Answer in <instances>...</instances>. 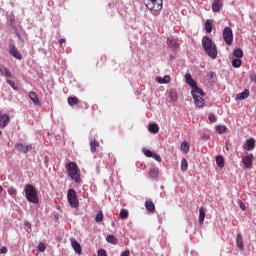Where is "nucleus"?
Instances as JSON below:
<instances>
[{
  "label": "nucleus",
  "instance_id": "obj_23",
  "mask_svg": "<svg viewBox=\"0 0 256 256\" xmlns=\"http://www.w3.org/2000/svg\"><path fill=\"white\" fill-rule=\"evenodd\" d=\"M67 101L70 107H75V105H79V98L77 97H68Z\"/></svg>",
  "mask_w": 256,
  "mask_h": 256
},
{
  "label": "nucleus",
  "instance_id": "obj_49",
  "mask_svg": "<svg viewBox=\"0 0 256 256\" xmlns=\"http://www.w3.org/2000/svg\"><path fill=\"white\" fill-rule=\"evenodd\" d=\"M208 77L209 79H213V77H215V72L208 73Z\"/></svg>",
  "mask_w": 256,
  "mask_h": 256
},
{
  "label": "nucleus",
  "instance_id": "obj_21",
  "mask_svg": "<svg viewBox=\"0 0 256 256\" xmlns=\"http://www.w3.org/2000/svg\"><path fill=\"white\" fill-rule=\"evenodd\" d=\"M145 207L149 213H155V204L152 201H146Z\"/></svg>",
  "mask_w": 256,
  "mask_h": 256
},
{
  "label": "nucleus",
  "instance_id": "obj_42",
  "mask_svg": "<svg viewBox=\"0 0 256 256\" xmlns=\"http://www.w3.org/2000/svg\"><path fill=\"white\" fill-rule=\"evenodd\" d=\"M238 205H239V207H240V209L242 211H246L247 210V206H245V203H243V201L238 200Z\"/></svg>",
  "mask_w": 256,
  "mask_h": 256
},
{
  "label": "nucleus",
  "instance_id": "obj_47",
  "mask_svg": "<svg viewBox=\"0 0 256 256\" xmlns=\"http://www.w3.org/2000/svg\"><path fill=\"white\" fill-rule=\"evenodd\" d=\"M98 256H107V251H105V250H99V251H98Z\"/></svg>",
  "mask_w": 256,
  "mask_h": 256
},
{
  "label": "nucleus",
  "instance_id": "obj_6",
  "mask_svg": "<svg viewBox=\"0 0 256 256\" xmlns=\"http://www.w3.org/2000/svg\"><path fill=\"white\" fill-rule=\"evenodd\" d=\"M67 199H68L69 205L73 209H77V207H79V200L77 199V192H75L74 189H69L68 190Z\"/></svg>",
  "mask_w": 256,
  "mask_h": 256
},
{
  "label": "nucleus",
  "instance_id": "obj_43",
  "mask_svg": "<svg viewBox=\"0 0 256 256\" xmlns=\"http://www.w3.org/2000/svg\"><path fill=\"white\" fill-rule=\"evenodd\" d=\"M7 83H8V85H10V87H12V89H14V91L18 90L17 86H15V82L8 79Z\"/></svg>",
  "mask_w": 256,
  "mask_h": 256
},
{
  "label": "nucleus",
  "instance_id": "obj_14",
  "mask_svg": "<svg viewBox=\"0 0 256 256\" xmlns=\"http://www.w3.org/2000/svg\"><path fill=\"white\" fill-rule=\"evenodd\" d=\"M9 53L15 59H19V61H21V59H23V56H21V53L19 52V50H17V48L15 46H13V45L10 46Z\"/></svg>",
  "mask_w": 256,
  "mask_h": 256
},
{
  "label": "nucleus",
  "instance_id": "obj_7",
  "mask_svg": "<svg viewBox=\"0 0 256 256\" xmlns=\"http://www.w3.org/2000/svg\"><path fill=\"white\" fill-rule=\"evenodd\" d=\"M223 39L226 45H233V30L230 27L224 28Z\"/></svg>",
  "mask_w": 256,
  "mask_h": 256
},
{
  "label": "nucleus",
  "instance_id": "obj_38",
  "mask_svg": "<svg viewBox=\"0 0 256 256\" xmlns=\"http://www.w3.org/2000/svg\"><path fill=\"white\" fill-rule=\"evenodd\" d=\"M47 249V246H45V243H43V242H40L39 244H38V251L40 252V253H45V250Z\"/></svg>",
  "mask_w": 256,
  "mask_h": 256
},
{
  "label": "nucleus",
  "instance_id": "obj_1",
  "mask_svg": "<svg viewBox=\"0 0 256 256\" xmlns=\"http://www.w3.org/2000/svg\"><path fill=\"white\" fill-rule=\"evenodd\" d=\"M202 46L210 59H217V45L213 43V40L209 36H204L202 38Z\"/></svg>",
  "mask_w": 256,
  "mask_h": 256
},
{
  "label": "nucleus",
  "instance_id": "obj_17",
  "mask_svg": "<svg viewBox=\"0 0 256 256\" xmlns=\"http://www.w3.org/2000/svg\"><path fill=\"white\" fill-rule=\"evenodd\" d=\"M0 73L1 75L7 77V79H11V77H13V74H11V72H9V69H7V67L5 66H0Z\"/></svg>",
  "mask_w": 256,
  "mask_h": 256
},
{
  "label": "nucleus",
  "instance_id": "obj_51",
  "mask_svg": "<svg viewBox=\"0 0 256 256\" xmlns=\"http://www.w3.org/2000/svg\"><path fill=\"white\" fill-rule=\"evenodd\" d=\"M63 43H66L65 38H61V39L59 40V45H63Z\"/></svg>",
  "mask_w": 256,
  "mask_h": 256
},
{
  "label": "nucleus",
  "instance_id": "obj_33",
  "mask_svg": "<svg viewBox=\"0 0 256 256\" xmlns=\"http://www.w3.org/2000/svg\"><path fill=\"white\" fill-rule=\"evenodd\" d=\"M189 169V163L187 162V159L183 158L181 161V171L185 173Z\"/></svg>",
  "mask_w": 256,
  "mask_h": 256
},
{
  "label": "nucleus",
  "instance_id": "obj_20",
  "mask_svg": "<svg viewBox=\"0 0 256 256\" xmlns=\"http://www.w3.org/2000/svg\"><path fill=\"white\" fill-rule=\"evenodd\" d=\"M205 31L206 33H211L213 31V20L211 19L206 20Z\"/></svg>",
  "mask_w": 256,
  "mask_h": 256
},
{
  "label": "nucleus",
  "instance_id": "obj_16",
  "mask_svg": "<svg viewBox=\"0 0 256 256\" xmlns=\"http://www.w3.org/2000/svg\"><path fill=\"white\" fill-rule=\"evenodd\" d=\"M243 148L245 149V151H253V149H255V139H248L244 144Z\"/></svg>",
  "mask_w": 256,
  "mask_h": 256
},
{
  "label": "nucleus",
  "instance_id": "obj_34",
  "mask_svg": "<svg viewBox=\"0 0 256 256\" xmlns=\"http://www.w3.org/2000/svg\"><path fill=\"white\" fill-rule=\"evenodd\" d=\"M107 243H111L112 245H117V238H115L113 235H108L106 237Z\"/></svg>",
  "mask_w": 256,
  "mask_h": 256
},
{
  "label": "nucleus",
  "instance_id": "obj_19",
  "mask_svg": "<svg viewBox=\"0 0 256 256\" xmlns=\"http://www.w3.org/2000/svg\"><path fill=\"white\" fill-rule=\"evenodd\" d=\"M157 83H160V85H163V83L167 84L171 82V76L166 75L163 78L157 77L156 78Z\"/></svg>",
  "mask_w": 256,
  "mask_h": 256
},
{
  "label": "nucleus",
  "instance_id": "obj_18",
  "mask_svg": "<svg viewBox=\"0 0 256 256\" xmlns=\"http://www.w3.org/2000/svg\"><path fill=\"white\" fill-rule=\"evenodd\" d=\"M71 245L76 253L81 254V244H79V242H77V240L72 239Z\"/></svg>",
  "mask_w": 256,
  "mask_h": 256
},
{
  "label": "nucleus",
  "instance_id": "obj_35",
  "mask_svg": "<svg viewBox=\"0 0 256 256\" xmlns=\"http://www.w3.org/2000/svg\"><path fill=\"white\" fill-rule=\"evenodd\" d=\"M232 67H234L235 69H239V67H241V59H239V58L233 59Z\"/></svg>",
  "mask_w": 256,
  "mask_h": 256
},
{
  "label": "nucleus",
  "instance_id": "obj_54",
  "mask_svg": "<svg viewBox=\"0 0 256 256\" xmlns=\"http://www.w3.org/2000/svg\"><path fill=\"white\" fill-rule=\"evenodd\" d=\"M3 135V132L0 131V136Z\"/></svg>",
  "mask_w": 256,
  "mask_h": 256
},
{
  "label": "nucleus",
  "instance_id": "obj_2",
  "mask_svg": "<svg viewBox=\"0 0 256 256\" xmlns=\"http://www.w3.org/2000/svg\"><path fill=\"white\" fill-rule=\"evenodd\" d=\"M25 197L29 203H34V205H39V194L37 188L31 184H27L24 188Z\"/></svg>",
  "mask_w": 256,
  "mask_h": 256
},
{
  "label": "nucleus",
  "instance_id": "obj_40",
  "mask_svg": "<svg viewBox=\"0 0 256 256\" xmlns=\"http://www.w3.org/2000/svg\"><path fill=\"white\" fill-rule=\"evenodd\" d=\"M169 97L171 101H177L178 99L177 92H170Z\"/></svg>",
  "mask_w": 256,
  "mask_h": 256
},
{
  "label": "nucleus",
  "instance_id": "obj_29",
  "mask_svg": "<svg viewBox=\"0 0 256 256\" xmlns=\"http://www.w3.org/2000/svg\"><path fill=\"white\" fill-rule=\"evenodd\" d=\"M233 55L236 59H242L243 57V50L241 48H236L233 50Z\"/></svg>",
  "mask_w": 256,
  "mask_h": 256
},
{
  "label": "nucleus",
  "instance_id": "obj_45",
  "mask_svg": "<svg viewBox=\"0 0 256 256\" xmlns=\"http://www.w3.org/2000/svg\"><path fill=\"white\" fill-rule=\"evenodd\" d=\"M8 193L9 195H17V189H15L14 187H10L8 188Z\"/></svg>",
  "mask_w": 256,
  "mask_h": 256
},
{
  "label": "nucleus",
  "instance_id": "obj_48",
  "mask_svg": "<svg viewBox=\"0 0 256 256\" xmlns=\"http://www.w3.org/2000/svg\"><path fill=\"white\" fill-rule=\"evenodd\" d=\"M131 254V252H129V250L124 251L121 256H129Z\"/></svg>",
  "mask_w": 256,
  "mask_h": 256
},
{
  "label": "nucleus",
  "instance_id": "obj_39",
  "mask_svg": "<svg viewBox=\"0 0 256 256\" xmlns=\"http://www.w3.org/2000/svg\"><path fill=\"white\" fill-rule=\"evenodd\" d=\"M143 154L146 156V157H153V151L149 150V149H143Z\"/></svg>",
  "mask_w": 256,
  "mask_h": 256
},
{
  "label": "nucleus",
  "instance_id": "obj_22",
  "mask_svg": "<svg viewBox=\"0 0 256 256\" xmlns=\"http://www.w3.org/2000/svg\"><path fill=\"white\" fill-rule=\"evenodd\" d=\"M236 244H237V247L240 249V251H243V249H244L243 236H241V234H237Z\"/></svg>",
  "mask_w": 256,
  "mask_h": 256
},
{
  "label": "nucleus",
  "instance_id": "obj_32",
  "mask_svg": "<svg viewBox=\"0 0 256 256\" xmlns=\"http://www.w3.org/2000/svg\"><path fill=\"white\" fill-rule=\"evenodd\" d=\"M149 175L152 179H157V177H159V170L157 168H152L149 171Z\"/></svg>",
  "mask_w": 256,
  "mask_h": 256
},
{
  "label": "nucleus",
  "instance_id": "obj_53",
  "mask_svg": "<svg viewBox=\"0 0 256 256\" xmlns=\"http://www.w3.org/2000/svg\"><path fill=\"white\" fill-rule=\"evenodd\" d=\"M3 192V186L0 185V193Z\"/></svg>",
  "mask_w": 256,
  "mask_h": 256
},
{
  "label": "nucleus",
  "instance_id": "obj_36",
  "mask_svg": "<svg viewBox=\"0 0 256 256\" xmlns=\"http://www.w3.org/2000/svg\"><path fill=\"white\" fill-rule=\"evenodd\" d=\"M103 211H98L96 217H95V221L96 223H101L103 221Z\"/></svg>",
  "mask_w": 256,
  "mask_h": 256
},
{
  "label": "nucleus",
  "instance_id": "obj_50",
  "mask_svg": "<svg viewBox=\"0 0 256 256\" xmlns=\"http://www.w3.org/2000/svg\"><path fill=\"white\" fill-rule=\"evenodd\" d=\"M202 139L209 140V139H211V137L207 134H204V135H202Z\"/></svg>",
  "mask_w": 256,
  "mask_h": 256
},
{
  "label": "nucleus",
  "instance_id": "obj_3",
  "mask_svg": "<svg viewBox=\"0 0 256 256\" xmlns=\"http://www.w3.org/2000/svg\"><path fill=\"white\" fill-rule=\"evenodd\" d=\"M66 169L68 171V177L73 179L76 183L81 181V175H79V167L75 162H70L66 164Z\"/></svg>",
  "mask_w": 256,
  "mask_h": 256
},
{
  "label": "nucleus",
  "instance_id": "obj_44",
  "mask_svg": "<svg viewBox=\"0 0 256 256\" xmlns=\"http://www.w3.org/2000/svg\"><path fill=\"white\" fill-rule=\"evenodd\" d=\"M208 119H209V121H211V123L217 122V117L215 116V114H210Z\"/></svg>",
  "mask_w": 256,
  "mask_h": 256
},
{
  "label": "nucleus",
  "instance_id": "obj_10",
  "mask_svg": "<svg viewBox=\"0 0 256 256\" xmlns=\"http://www.w3.org/2000/svg\"><path fill=\"white\" fill-rule=\"evenodd\" d=\"M253 159H254L253 154L245 156L242 159V163H243L245 169H252L253 168Z\"/></svg>",
  "mask_w": 256,
  "mask_h": 256
},
{
  "label": "nucleus",
  "instance_id": "obj_52",
  "mask_svg": "<svg viewBox=\"0 0 256 256\" xmlns=\"http://www.w3.org/2000/svg\"><path fill=\"white\" fill-rule=\"evenodd\" d=\"M25 225H26V227H31V223L27 222Z\"/></svg>",
  "mask_w": 256,
  "mask_h": 256
},
{
  "label": "nucleus",
  "instance_id": "obj_41",
  "mask_svg": "<svg viewBox=\"0 0 256 256\" xmlns=\"http://www.w3.org/2000/svg\"><path fill=\"white\" fill-rule=\"evenodd\" d=\"M152 158L155 159V161H157L158 163H161V161H163V159L161 158V156L157 153H154L152 155Z\"/></svg>",
  "mask_w": 256,
  "mask_h": 256
},
{
  "label": "nucleus",
  "instance_id": "obj_13",
  "mask_svg": "<svg viewBox=\"0 0 256 256\" xmlns=\"http://www.w3.org/2000/svg\"><path fill=\"white\" fill-rule=\"evenodd\" d=\"M223 9V0H214L212 4V11L214 13H219Z\"/></svg>",
  "mask_w": 256,
  "mask_h": 256
},
{
  "label": "nucleus",
  "instance_id": "obj_27",
  "mask_svg": "<svg viewBox=\"0 0 256 256\" xmlns=\"http://www.w3.org/2000/svg\"><path fill=\"white\" fill-rule=\"evenodd\" d=\"M97 147H99V141L96 139L90 141V149L92 153H95L97 151Z\"/></svg>",
  "mask_w": 256,
  "mask_h": 256
},
{
  "label": "nucleus",
  "instance_id": "obj_11",
  "mask_svg": "<svg viewBox=\"0 0 256 256\" xmlns=\"http://www.w3.org/2000/svg\"><path fill=\"white\" fill-rule=\"evenodd\" d=\"M28 97L36 107H41V100H39V96L35 91L29 92Z\"/></svg>",
  "mask_w": 256,
  "mask_h": 256
},
{
  "label": "nucleus",
  "instance_id": "obj_25",
  "mask_svg": "<svg viewBox=\"0 0 256 256\" xmlns=\"http://www.w3.org/2000/svg\"><path fill=\"white\" fill-rule=\"evenodd\" d=\"M148 131H150V133H154V134L159 133V125H157L156 123L149 124Z\"/></svg>",
  "mask_w": 256,
  "mask_h": 256
},
{
  "label": "nucleus",
  "instance_id": "obj_31",
  "mask_svg": "<svg viewBox=\"0 0 256 256\" xmlns=\"http://www.w3.org/2000/svg\"><path fill=\"white\" fill-rule=\"evenodd\" d=\"M180 149H181V151H183L184 153H189V149H190L189 143H188L187 141H183V142L181 143Z\"/></svg>",
  "mask_w": 256,
  "mask_h": 256
},
{
  "label": "nucleus",
  "instance_id": "obj_15",
  "mask_svg": "<svg viewBox=\"0 0 256 256\" xmlns=\"http://www.w3.org/2000/svg\"><path fill=\"white\" fill-rule=\"evenodd\" d=\"M167 45L170 49H177V47H179V40L175 37H169L167 39Z\"/></svg>",
  "mask_w": 256,
  "mask_h": 256
},
{
  "label": "nucleus",
  "instance_id": "obj_24",
  "mask_svg": "<svg viewBox=\"0 0 256 256\" xmlns=\"http://www.w3.org/2000/svg\"><path fill=\"white\" fill-rule=\"evenodd\" d=\"M215 131L219 135H223V133H227V126H225V125H217L215 127Z\"/></svg>",
  "mask_w": 256,
  "mask_h": 256
},
{
  "label": "nucleus",
  "instance_id": "obj_9",
  "mask_svg": "<svg viewBox=\"0 0 256 256\" xmlns=\"http://www.w3.org/2000/svg\"><path fill=\"white\" fill-rule=\"evenodd\" d=\"M185 81L187 85L191 87L192 91H197V89H199L197 87V83L195 82V80H193V76H191L190 73L185 74Z\"/></svg>",
  "mask_w": 256,
  "mask_h": 256
},
{
  "label": "nucleus",
  "instance_id": "obj_46",
  "mask_svg": "<svg viewBox=\"0 0 256 256\" xmlns=\"http://www.w3.org/2000/svg\"><path fill=\"white\" fill-rule=\"evenodd\" d=\"M5 253H7V247L3 246L0 248V255H5Z\"/></svg>",
  "mask_w": 256,
  "mask_h": 256
},
{
  "label": "nucleus",
  "instance_id": "obj_26",
  "mask_svg": "<svg viewBox=\"0 0 256 256\" xmlns=\"http://www.w3.org/2000/svg\"><path fill=\"white\" fill-rule=\"evenodd\" d=\"M216 165H218L220 169H223V167H225V159L223 158V156L219 155L216 157Z\"/></svg>",
  "mask_w": 256,
  "mask_h": 256
},
{
  "label": "nucleus",
  "instance_id": "obj_28",
  "mask_svg": "<svg viewBox=\"0 0 256 256\" xmlns=\"http://www.w3.org/2000/svg\"><path fill=\"white\" fill-rule=\"evenodd\" d=\"M204 222H205V208L202 207L199 210V223L200 225H203Z\"/></svg>",
  "mask_w": 256,
  "mask_h": 256
},
{
  "label": "nucleus",
  "instance_id": "obj_4",
  "mask_svg": "<svg viewBox=\"0 0 256 256\" xmlns=\"http://www.w3.org/2000/svg\"><path fill=\"white\" fill-rule=\"evenodd\" d=\"M192 97L194 99V103L197 107H205V92L198 88L197 90H191Z\"/></svg>",
  "mask_w": 256,
  "mask_h": 256
},
{
  "label": "nucleus",
  "instance_id": "obj_37",
  "mask_svg": "<svg viewBox=\"0 0 256 256\" xmlns=\"http://www.w3.org/2000/svg\"><path fill=\"white\" fill-rule=\"evenodd\" d=\"M129 217V211L122 209L120 211V218L121 219H127Z\"/></svg>",
  "mask_w": 256,
  "mask_h": 256
},
{
  "label": "nucleus",
  "instance_id": "obj_8",
  "mask_svg": "<svg viewBox=\"0 0 256 256\" xmlns=\"http://www.w3.org/2000/svg\"><path fill=\"white\" fill-rule=\"evenodd\" d=\"M9 123H11L9 115L0 111V129H5Z\"/></svg>",
  "mask_w": 256,
  "mask_h": 256
},
{
  "label": "nucleus",
  "instance_id": "obj_30",
  "mask_svg": "<svg viewBox=\"0 0 256 256\" xmlns=\"http://www.w3.org/2000/svg\"><path fill=\"white\" fill-rule=\"evenodd\" d=\"M237 99H239V101L243 100V99H247L249 97V90H244L243 92L237 94Z\"/></svg>",
  "mask_w": 256,
  "mask_h": 256
},
{
  "label": "nucleus",
  "instance_id": "obj_12",
  "mask_svg": "<svg viewBox=\"0 0 256 256\" xmlns=\"http://www.w3.org/2000/svg\"><path fill=\"white\" fill-rule=\"evenodd\" d=\"M15 149H17V151H19V153L27 154V152L31 151V149H33V147H31V145H23L22 143H16Z\"/></svg>",
  "mask_w": 256,
  "mask_h": 256
},
{
  "label": "nucleus",
  "instance_id": "obj_5",
  "mask_svg": "<svg viewBox=\"0 0 256 256\" xmlns=\"http://www.w3.org/2000/svg\"><path fill=\"white\" fill-rule=\"evenodd\" d=\"M146 7L152 12V15H155L163 9V0H148Z\"/></svg>",
  "mask_w": 256,
  "mask_h": 256
}]
</instances>
